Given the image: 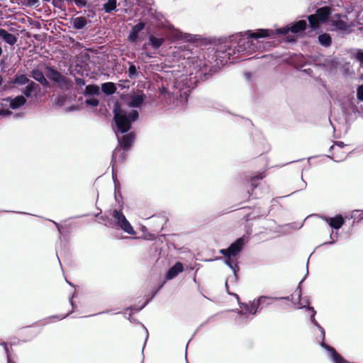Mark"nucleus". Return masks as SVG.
I'll use <instances>...</instances> for the list:
<instances>
[{"instance_id":"f257e3e1","label":"nucleus","mask_w":363,"mask_h":363,"mask_svg":"<svg viewBox=\"0 0 363 363\" xmlns=\"http://www.w3.org/2000/svg\"><path fill=\"white\" fill-rule=\"evenodd\" d=\"M113 120L116 127L113 130L118 144L124 150H128L133 145L135 135L134 132H128L132 123L138 120L139 113L137 110H124L116 106L113 110Z\"/></svg>"},{"instance_id":"f03ea898","label":"nucleus","mask_w":363,"mask_h":363,"mask_svg":"<svg viewBox=\"0 0 363 363\" xmlns=\"http://www.w3.org/2000/svg\"><path fill=\"white\" fill-rule=\"evenodd\" d=\"M230 42L236 44V47L233 48L232 45H221L216 51V55L223 58L230 59V57L236 53H248L250 54L258 50L257 46L255 44L252 38L246 34H235L230 37Z\"/></svg>"},{"instance_id":"7ed1b4c3","label":"nucleus","mask_w":363,"mask_h":363,"mask_svg":"<svg viewBox=\"0 0 363 363\" xmlns=\"http://www.w3.org/2000/svg\"><path fill=\"white\" fill-rule=\"evenodd\" d=\"M245 245L244 237L237 239L227 249H221L219 252L225 257V264L228 265L233 272V275L228 278L225 281V287L228 289V281H235L237 280L236 272L239 270L238 266V256L242 251Z\"/></svg>"},{"instance_id":"20e7f679","label":"nucleus","mask_w":363,"mask_h":363,"mask_svg":"<svg viewBox=\"0 0 363 363\" xmlns=\"http://www.w3.org/2000/svg\"><path fill=\"white\" fill-rule=\"evenodd\" d=\"M308 303H309L308 300L304 299V300H303V301L300 302V308H306L308 311H310L311 312V321L318 329L319 333H320L319 335H318L316 336L317 341H318L320 342V346L326 349L328 351L330 357L332 358L333 361L335 363H347L344 359L342 358V357L338 353H337V352L335 351V350L333 347L326 345L324 342L325 330H324L323 328L316 321V320L315 318L316 311L314 310V308L313 307H310L308 306Z\"/></svg>"},{"instance_id":"39448f33","label":"nucleus","mask_w":363,"mask_h":363,"mask_svg":"<svg viewBox=\"0 0 363 363\" xmlns=\"http://www.w3.org/2000/svg\"><path fill=\"white\" fill-rule=\"evenodd\" d=\"M189 92V89L184 87L183 80H177L171 88L169 86H162L160 89V93L162 94H169L174 99L179 100L181 103L186 101Z\"/></svg>"},{"instance_id":"423d86ee","label":"nucleus","mask_w":363,"mask_h":363,"mask_svg":"<svg viewBox=\"0 0 363 363\" xmlns=\"http://www.w3.org/2000/svg\"><path fill=\"white\" fill-rule=\"evenodd\" d=\"M45 74L47 77L55 82L60 89H69L72 86L71 80L61 74L52 67H47Z\"/></svg>"},{"instance_id":"0eeeda50","label":"nucleus","mask_w":363,"mask_h":363,"mask_svg":"<svg viewBox=\"0 0 363 363\" xmlns=\"http://www.w3.org/2000/svg\"><path fill=\"white\" fill-rule=\"evenodd\" d=\"M112 217L113 218L117 226L124 233L131 235H135L136 234L133 227L127 220L121 210L114 209L112 212Z\"/></svg>"},{"instance_id":"6e6552de","label":"nucleus","mask_w":363,"mask_h":363,"mask_svg":"<svg viewBox=\"0 0 363 363\" xmlns=\"http://www.w3.org/2000/svg\"><path fill=\"white\" fill-rule=\"evenodd\" d=\"M331 14V9L329 6H323L316 10L315 13L308 16V20L311 27L315 29L319 23L325 22Z\"/></svg>"},{"instance_id":"1a4fd4ad","label":"nucleus","mask_w":363,"mask_h":363,"mask_svg":"<svg viewBox=\"0 0 363 363\" xmlns=\"http://www.w3.org/2000/svg\"><path fill=\"white\" fill-rule=\"evenodd\" d=\"M168 37L172 40H182L186 42H194L197 40L196 35L182 33L176 28H172L169 30Z\"/></svg>"},{"instance_id":"9d476101","label":"nucleus","mask_w":363,"mask_h":363,"mask_svg":"<svg viewBox=\"0 0 363 363\" xmlns=\"http://www.w3.org/2000/svg\"><path fill=\"white\" fill-rule=\"evenodd\" d=\"M269 296H260L257 300H254L250 305L247 303H241V306L244 307L246 313H249L250 314H255L258 310L259 305L264 303V301L270 299Z\"/></svg>"},{"instance_id":"9b49d317","label":"nucleus","mask_w":363,"mask_h":363,"mask_svg":"<svg viewBox=\"0 0 363 363\" xmlns=\"http://www.w3.org/2000/svg\"><path fill=\"white\" fill-rule=\"evenodd\" d=\"M246 34L251 37L252 39H258L261 38H270L274 37V32L270 29H258L256 31L247 30Z\"/></svg>"},{"instance_id":"f8f14e48","label":"nucleus","mask_w":363,"mask_h":363,"mask_svg":"<svg viewBox=\"0 0 363 363\" xmlns=\"http://www.w3.org/2000/svg\"><path fill=\"white\" fill-rule=\"evenodd\" d=\"M145 24L143 22H139L132 27L128 40L130 43H136L139 38V33L145 28Z\"/></svg>"},{"instance_id":"ddd939ff","label":"nucleus","mask_w":363,"mask_h":363,"mask_svg":"<svg viewBox=\"0 0 363 363\" xmlns=\"http://www.w3.org/2000/svg\"><path fill=\"white\" fill-rule=\"evenodd\" d=\"M323 219L325 220L331 228L336 230L340 229L345 223V220L341 215H337L333 218L324 217Z\"/></svg>"},{"instance_id":"4468645a","label":"nucleus","mask_w":363,"mask_h":363,"mask_svg":"<svg viewBox=\"0 0 363 363\" xmlns=\"http://www.w3.org/2000/svg\"><path fill=\"white\" fill-rule=\"evenodd\" d=\"M184 270L182 263L177 262H176L167 272L166 279L170 280L176 277L180 272Z\"/></svg>"},{"instance_id":"2eb2a0df","label":"nucleus","mask_w":363,"mask_h":363,"mask_svg":"<svg viewBox=\"0 0 363 363\" xmlns=\"http://www.w3.org/2000/svg\"><path fill=\"white\" fill-rule=\"evenodd\" d=\"M31 77L35 80H36L37 82L40 83L44 87H45V88L50 87V83L48 82V81L45 78L44 74L41 71H40L38 69H33L31 72Z\"/></svg>"},{"instance_id":"dca6fc26","label":"nucleus","mask_w":363,"mask_h":363,"mask_svg":"<svg viewBox=\"0 0 363 363\" xmlns=\"http://www.w3.org/2000/svg\"><path fill=\"white\" fill-rule=\"evenodd\" d=\"M0 38L10 45H13L17 42V38L5 29H0Z\"/></svg>"},{"instance_id":"f3484780","label":"nucleus","mask_w":363,"mask_h":363,"mask_svg":"<svg viewBox=\"0 0 363 363\" xmlns=\"http://www.w3.org/2000/svg\"><path fill=\"white\" fill-rule=\"evenodd\" d=\"M100 94H101L100 88L96 84L87 85L83 91V94L85 97L99 96Z\"/></svg>"},{"instance_id":"a211bd4d","label":"nucleus","mask_w":363,"mask_h":363,"mask_svg":"<svg viewBox=\"0 0 363 363\" xmlns=\"http://www.w3.org/2000/svg\"><path fill=\"white\" fill-rule=\"evenodd\" d=\"M6 101H9L10 107L12 109H16L24 105L26 102V99L23 96H18L14 99L8 98Z\"/></svg>"},{"instance_id":"6ab92c4d","label":"nucleus","mask_w":363,"mask_h":363,"mask_svg":"<svg viewBox=\"0 0 363 363\" xmlns=\"http://www.w3.org/2000/svg\"><path fill=\"white\" fill-rule=\"evenodd\" d=\"M144 99L143 94H135L130 96L128 104L130 107L139 108L143 104Z\"/></svg>"},{"instance_id":"aec40b11","label":"nucleus","mask_w":363,"mask_h":363,"mask_svg":"<svg viewBox=\"0 0 363 363\" xmlns=\"http://www.w3.org/2000/svg\"><path fill=\"white\" fill-rule=\"evenodd\" d=\"M164 43L163 38H157L153 35H150L148 38V45L155 50L159 49Z\"/></svg>"},{"instance_id":"412c9836","label":"nucleus","mask_w":363,"mask_h":363,"mask_svg":"<svg viewBox=\"0 0 363 363\" xmlns=\"http://www.w3.org/2000/svg\"><path fill=\"white\" fill-rule=\"evenodd\" d=\"M307 22L305 20H300L290 26V31L293 33H297L301 30H304L306 28Z\"/></svg>"},{"instance_id":"4be33fe9","label":"nucleus","mask_w":363,"mask_h":363,"mask_svg":"<svg viewBox=\"0 0 363 363\" xmlns=\"http://www.w3.org/2000/svg\"><path fill=\"white\" fill-rule=\"evenodd\" d=\"M116 86L113 82H105L101 84V91L106 95H111L116 91Z\"/></svg>"},{"instance_id":"5701e85b","label":"nucleus","mask_w":363,"mask_h":363,"mask_svg":"<svg viewBox=\"0 0 363 363\" xmlns=\"http://www.w3.org/2000/svg\"><path fill=\"white\" fill-rule=\"evenodd\" d=\"M86 23L87 21L86 18L82 16L74 18L72 22L73 27L77 30L82 29L86 25Z\"/></svg>"},{"instance_id":"b1692460","label":"nucleus","mask_w":363,"mask_h":363,"mask_svg":"<svg viewBox=\"0 0 363 363\" xmlns=\"http://www.w3.org/2000/svg\"><path fill=\"white\" fill-rule=\"evenodd\" d=\"M318 42L322 46L328 48L332 43L331 37L328 33L321 34L318 36Z\"/></svg>"},{"instance_id":"393cba45","label":"nucleus","mask_w":363,"mask_h":363,"mask_svg":"<svg viewBox=\"0 0 363 363\" xmlns=\"http://www.w3.org/2000/svg\"><path fill=\"white\" fill-rule=\"evenodd\" d=\"M30 79L25 74H16L13 80V83L19 85H25L29 83Z\"/></svg>"},{"instance_id":"a878e982","label":"nucleus","mask_w":363,"mask_h":363,"mask_svg":"<svg viewBox=\"0 0 363 363\" xmlns=\"http://www.w3.org/2000/svg\"><path fill=\"white\" fill-rule=\"evenodd\" d=\"M116 0H108L107 2L104 4V10L106 13H111L116 9Z\"/></svg>"},{"instance_id":"bb28decb","label":"nucleus","mask_w":363,"mask_h":363,"mask_svg":"<svg viewBox=\"0 0 363 363\" xmlns=\"http://www.w3.org/2000/svg\"><path fill=\"white\" fill-rule=\"evenodd\" d=\"M129 64H130V66H129V68L128 70V76L130 79H135L138 77L139 72H138V69H137V67H135V65L130 64V62H129Z\"/></svg>"},{"instance_id":"cd10ccee","label":"nucleus","mask_w":363,"mask_h":363,"mask_svg":"<svg viewBox=\"0 0 363 363\" xmlns=\"http://www.w3.org/2000/svg\"><path fill=\"white\" fill-rule=\"evenodd\" d=\"M337 61L333 58L325 60L324 63V66L330 71L335 69L337 68Z\"/></svg>"},{"instance_id":"c85d7f7f","label":"nucleus","mask_w":363,"mask_h":363,"mask_svg":"<svg viewBox=\"0 0 363 363\" xmlns=\"http://www.w3.org/2000/svg\"><path fill=\"white\" fill-rule=\"evenodd\" d=\"M352 56L363 65V50L356 49L352 52Z\"/></svg>"},{"instance_id":"c756f323","label":"nucleus","mask_w":363,"mask_h":363,"mask_svg":"<svg viewBox=\"0 0 363 363\" xmlns=\"http://www.w3.org/2000/svg\"><path fill=\"white\" fill-rule=\"evenodd\" d=\"M84 104L89 106L96 107L99 104V101L96 98L89 97L85 100Z\"/></svg>"},{"instance_id":"7c9ffc66","label":"nucleus","mask_w":363,"mask_h":363,"mask_svg":"<svg viewBox=\"0 0 363 363\" xmlns=\"http://www.w3.org/2000/svg\"><path fill=\"white\" fill-rule=\"evenodd\" d=\"M264 178V176L262 174H259L255 177H252L250 180L251 186H252V190L255 189L258 184L257 181L261 180Z\"/></svg>"},{"instance_id":"2f4dec72","label":"nucleus","mask_w":363,"mask_h":363,"mask_svg":"<svg viewBox=\"0 0 363 363\" xmlns=\"http://www.w3.org/2000/svg\"><path fill=\"white\" fill-rule=\"evenodd\" d=\"M289 31H290V26H286L285 27H283V28H278V29L274 30V36L276 35H279V34L285 35V34L288 33Z\"/></svg>"},{"instance_id":"473e14b6","label":"nucleus","mask_w":363,"mask_h":363,"mask_svg":"<svg viewBox=\"0 0 363 363\" xmlns=\"http://www.w3.org/2000/svg\"><path fill=\"white\" fill-rule=\"evenodd\" d=\"M350 108H345V111L348 113V114H350L352 113H356L358 112L357 109V107L355 106L354 105V101H350Z\"/></svg>"},{"instance_id":"72a5a7b5","label":"nucleus","mask_w":363,"mask_h":363,"mask_svg":"<svg viewBox=\"0 0 363 363\" xmlns=\"http://www.w3.org/2000/svg\"><path fill=\"white\" fill-rule=\"evenodd\" d=\"M333 25L341 30L345 29L347 27L346 23L341 20L333 21Z\"/></svg>"},{"instance_id":"f704fd0d","label":"nucleus","mask_w":363,"mask_h":363,"mask_svg":"<svg viewBox=\"0 0 363 363\" xmlns=\"http://www.w3.org/2000/svg\"><path fill=\"white\" fill-rule=\"evenodd\" d=\"M271 298L270 299H267V300H265L264 301V303H262V304H265V305H269L271 303V302H269V301L271 300H273V301H277V300H281V299H286V300H290V297L289 296H286V297H270Z\"/></svg>"},{"instance_id":"c9c22d12","label":"nucleus","mask_w":363,"mask_h":363,"mask_svg":"<svg viewBox=\"0 0 363 363\" xmlns=\"http://www.w3.org/2000/svg\"><path fill=\"white\" fill-rule=\"evenodd\" d=\"M357 96L359 101H363V85H360L358 86L357 90Z\"/></svg>"},{"instance_id":"e433bc0d","label":"nucleus","mask_w":363,"mask_h":363,"mask_svg":"<svg viewBox=\"0 0 363 363\" xmlns=\"http://www.w3.org/2000/svg\"><path fill=\"white\" fill-rule=\"evenodd\" d=\"M33 90L31 88H30L28 85L25 87V89L23 90V93L28 97L30 96L32 93H33Z\"/></svg>"},{"instance_id":"4c0bfd02","label":"nucleus","mask_w":363,"mask_h":363,"mask_svg":"<svg viewBox=\"0 0 363 363\" xmlns=\"http://www.w3.org/2000/svg\"><path fill=\"white\" fill-rule=\"evenodd\" d=\"M75 83L77 86L79 87H82L85 85V80L81 78L76 77L75 78Z\"/></svg>"},{"instance_id":"58836bf2","label":"nucleus","mask_w":363,"mask_h":363,"mask_svg":"<svg viewBox=\"0 0 363 363\" xmlns=\"http://www.w3.org/2000/svg\"><path fill=\"white\" fill-rule=\"evenodd\" d=\"M28 86L32 89L33 91H35L39 87L38 84L30 81L28 83Z\"/></svg>"},{"instance_id":"ea45409f","label":"nucleus","mask_w":363,"mask_h":363,"mask_svg":"<svg viewBox=\"0 0 363 363\" xmlns=\"http://www.w3.org/2000/svg\"><path fill=\"white\" fill-rule=\"evenodd\" d=\"M72 2H74L76 5L79 6H84L86 4V0H72Z\"/></svg>"},{"instance_id":"a19ab883","label":"nucleus","mask_w":363,"mask_h":363,"mask_svg":"<svg viewBox=\"0 0 363 363\" xmlns=\"http://www.w3.org/2000/svg\"><path fill=\"white\" fill-rule=\"evenodd\" d=\"M149 303V300H147L146 302L140 308H135V307H131L130 308H128L127 311H133V310H135V311H139L140 310H142L147 303Z\"/></svg>"},{"instance_id":"79ce46f5","label":"nucleus","mask_w":363,"mask_h":363,"mask_svg":"<svg viewBox=\"0 0 363 363\" xmlns=\"http://www.w3.org/2000/svg\"><path fill=\"white\" fill-rule=\"evenodd\" d=\"M39 0H28L27 5L29 6H38Z\"/></svg>"},{"instance_id":"37998d69","label":"nucleus","mask_w":363,"mask_h":363,"mask_svg":"<svg viewBox=\"0 0 363 363\" xmlns=\"http://www.w3.org/2000/svg\"><path fill=\"white\" fill-rule=\"evenodd\" d=\"M12 112L9 110H0V116H8Z\"/></svg>"},{"instance_id":"c03bdc74","label":"nucleus","mask_w":363,"mask_h":363,"mask_svg":"<svg viewBox=\"0 0 363 363\" xmlns=\"http://www.w3.org/2000/svg\"><path fill=\"white\" fill-rule=\"evenodd\" d=\"M112 157H113V160L116 161L118 160V150H117V149H116L113 151Z\"/></svg>"},{"instance_id":"a18cd8bd","label":"nucleus","mask_w":363,"mask_h":363,"mask_svg":"<svg viewBox=\"0 0 363 363\" xmlns=\"http://www.w3.org/2000/svg\"><path fill=\"white\" fill-rule=\"evenodd\" d=\"M307 186V184L305 181L302 180V184H301V188H300V190H302V189H306Z\"/></svg>"},{"instance_id":"49530a36","label":"nucleus","mask_w":363,"mask_h":363,"mask_svg":"<svg viewBox=\"0 0 363 363\" xmlns=\"http://www.w3.org/2000/svg\"><path fill=\"white\" fill-rule=\"evenodd\" d=\"M1 346L2 350H4V352L7 354L8 353L7 345L4 344V345H1Z\"/></svg>"},{"instance_id":"de8ad7c7","label":"nucleus","mask_w":363,"mask_h":363,"mask_svg":"<svg viewBox=\"0 0 363 363\" xmlns=\"http://www.w3.org/2000/svg\"><path fill=\"white\" fill-rule=\"evenodd\" d=\"M67 316V315H55V316H53L52 318H58L60 320H62V319L65 318Z\"/></svg>"},{"instance_id":"09e8293b","label":"nucleus","mask_w":363,"mask_h":363,"mask_svg":"<svg viewBox=\"0 0 363 363\" xmlns=\"http://www.w3.org/2000/svg\"><path fill=\"white\" fill-rule=\"evenodd\" d=\"M143 328H144V329H145V333H146L145 341H147V337H148V331H147V328H146L143 325Z\"/></svg>"},{"instance_id":"8fccbe9b","label":"nucleus","mask_w":363,"mask_h":363,"mask_svg":"<svg viewBox=\"0 0 363 363\" xmlns=\"http://www.w3.org/2000/svg\"><path fill=\"white\" fill-rule=\"evenodd\" d=\"M335 144L337 145L340 146V147H343L344 146V143L342 142H336Z\"/></svg>"},{"instance_id":"3c124183","label":"nucleus","mask_w":363,"mask_h":363,"mask_svg":"<svg viewBox=\"0 0 363 363\" xmlns=\"http://www.w3.org/2000/svg\"><path fill=\"white\" fill-rule=\"evenodd\" d=\"M52 222L54 223V224H55V225H56V227L57 228V229H58L59 232H60V225H59L57 223L55 222V221H52Z\"/></svg>"},{"instance_id":"603ef678","label":"nucleus","mask_w":363,"mask_h":363,"mask_svg":"<svg viewBox=\"0 0 363 363\" xmlns=\"http://www.w3.org/2000/svg\"><path fill=\"white\" fill-rule=\"evenodd\" d=\"M128 320L130 321H134V319H133L131 317V313L129 314Z\"/></svg>"},{"instance_id":"864d4df0","label":"nucleus","mask_w":363,"mask_h":363,"mask_svg":"<svg viewBox=\"0 0 363 363\" xmlns=\"http://www.w3.org/2000/svg\"><path fill=\"white\" fill-rule=\"evenodd\" d=\"M145 55L147 57H152V55L147 52Z\"/></svg>"},{"instance_id":"5fc2aeb1","label":"nucleus","mask_w":363,"mask_h":363,"mask_svg":"<svg viewBox=\"0 0 363 363\" xmlns=\"http://www.w3.org/2000/svg\"><path fill=\"white\" fill-rule=\"evenodd\" d=\"M2 82H3V79H2V77L0 76V86L1 85Z\"/></svg>"},{"instance_id":"6e6d98bb","label":"nucleus","mask_w":363,"mask_h":363,"mask_svg":"<svg viewBox=\"0 0 363 363\" xmlns=\"http://www.w3.org/2000/svg\"><path fill=\"white\" fill-rule=\"evenodd\" d=\"M1 54H2V49H1V48L0 47V56L1 55Z\"/></svg>"},{"instance_id":"4d7b16f0","label":"nucleus","mask_w":363,"mask_h":363,"mask_svg":"<svg viewBox=\"0 0 363 363\" xmlns=\"http://www.w3.org/2000/svg\"><path fill=\"white\" fill-rule=\"evenodd\" d=\"M335 242L334 241H331V242H328V244H333Z\"/></svg>"},{"instance_id":"13d9d810","label":"nucleus","mask_w":363,"mask_h":363,"mask_svg":"<svg viewBox=\"0 0 363 363\" xmlns=\"http://www.w3.org/2000/svg\"><path fill=\"white\" fill-rule=\"evenodd\" d=\"M234 295L236 296L237 298H238V294H234Z\"/></svg>"},{"instance_id":"bf43d9fd","label":"nucleus","mask_w":363,"mask_h":363,"mask_svg":"<svg viewBox=\"0 0 363 363\" xmlns=\"http://www.w3.org/2000/svg\"><path fill=\"white\" fill-rule=\"evenodd\" d=\"M8 363H10V361H9V359H8Z\"/></svg>"}]
</instances>
